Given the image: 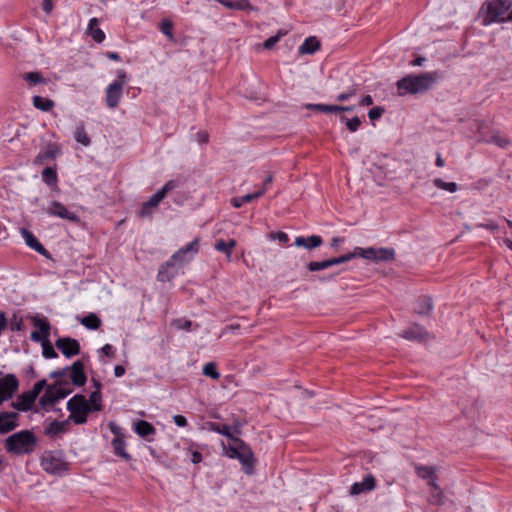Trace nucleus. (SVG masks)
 I'll return each mask as SVG.
<instances>
[{
	"mask_svg": "<svg viewBox=\"0 0 512 512\" xmlns=\"http://www.w3.org/2000/svg\"><path fill=\"white\" fill-rule=\"evenodd\" d=\"M440 77V73L437 71L407 75L396 83L398 94L404 96L407 94L424 93L432 88Z\"/></svg>",
	"mask_w": 512,
	"mask_h": 512,
	"instance_id": "obj_1",
	"label": "nucleus"
},
{
	"mask_svg": "<svg viewBox=\"0 0 512 512\" xmlns=\"http://www.w3.org/2000/svg\"><path fill=\"white\" fill-rule=\"evenodd\" d=\"M38 440L30 430H21L5 439V448L8 453L24 455L34 452Z\"/></svg>",
	"mask_w": 512,
	"mask_h": 512,
	"instance_id": "obj_2",
	"label": "nucleus"
},
{
	"mask_svg": "<svg viewBox=\"0 0 512 512\" xmlns=\"http://www.w3.org/2000/svg\"><path fill=\"white\" fill-rule=\"evenodd\" d=\"M512 6L510 0H488L482 7L483 25L506 22L505 15Z\"/></svg>",
	"mask_w": 512,
	"mask_h": 512,
	"instance_id": "obj_3",
	"label": "nucleus"
},
{
	"mask_svg": "<svg viewBox=\"0 0 512 512\" xmlns=\"http://www.w3.org/2000/svg\"><path fill=\"white\" fill-rule=\"evenodd\" d=\"M178 185L179 183L177 180L172 179L167 181L161 189H159L146 202L142 204L141 209L138 212V216L140 218H151L159 203L166 197L169 192L176 189Z\"/></svg>",
	"mask_w": 512,
	"mask_h": 512,
	"instance_id": "obj_4",
	"label": "nucleus"
},
{
	"mask_svg": "<svg viewBox=\"0 0 512 512\" xmlns=\"http://www.w3.org/2000/svg\"><path fill=\"white\" fill-rule=\"evenodd\" d=\"M349 255L355 257H361L363 259L371 260L374 262H388L395 258V251L391 248H361L356 247L353 252H349Z\"/></svg>",
	"mask_w": 512,
	"mask_h": 512,
	"instance_id": "obj_5",
	"label": "nucleus"
},
{
	"mask_svg": "<svg viewBox=\"0 0 512 512\" xmlns=\"http://www.w3.org/2000/svg\"><path fill=\"white\" fill-rule=\"evenodd\" d=\"M67 410L75 424H84L91 412V407L83 395H75L67 402Z\"/></svg>",
	"mask_w": 512,
	"mask_h": 512,
	"instance_id": "obj_6",
	"label": "nucleus"
},
{
	"mask_svg": "<svg viewBox=\"0 0 512 512\" xmlns=\"http://www.w3.org/2000/svg\"><path fill=\"white\" fill-rule=\"evenodd\" d=\"M127 83V75L124 70L117 71V78L106 88V104L110 109H115L122 98L123 88Z\"/></svg>",
	"mask_w": 512,
	"mask_h": 512,
	"instance_id": "obj_7",
	"label": "nucleus"
},
{
	"mask_svg": "<svg viewBox=\"0 0 512 512\" xmlns=\"http://www.w3.org/2000/svg\"><path fill=\"white\" fill-rule=\"evenodd\" d=\"M41 466L45 471L53 475H61L67 469V463L59 454L45 453L41 460Z\"/></svg>",
	"mask_w": 512,
	"mask_h": 512,
	"instance_id": "obj_8",
	"label": "nucleus"
},
{
	"mask_svg": "<svg viewBox=\"0 0 512 512\" xmlns=\"http://www.w3.org/2000/svg\"><path fill=\"white\" fill-rule=\"evenodd\" d=\"M46 213L52 217H58L79 224L81 219L78 214L68 210V208L59 201H51L46 209Z\"/></svg>",
	"mask_w": 512,
	"mask_h": 512,
	"instance_id": "obj_9",
	"label": "nucleus"
},
{
	"mask_svg": "<svg viewBox=\"0 0 512 512\" xmlns=\"http://www.w3.org/2000/svg\"><path fill=\"white\" fill-rule=\"evenodd\" d=\"M19 388V381L14 374H7L0 378V406L11 399Z\"/></svg>",
	"mask_w": 512,
	"mask_h": 512,
	"instance_id": "obj_10",
	"label": "nucleus"
},
{
	"mask_svg": "<svg viewBox=\"0 0 512 512\" xmlns=\"http://www.w3.org/2000/svg\"><path fill=\"white\" fill-rule=\"evenodd\" d=\"M198 250H199L198 239H194L193 241L189 242L184 247H182L178 251H176L172 255L171 260H169L166 264H167V266H172L173 262L183 263V262L189 261L198 252Z\"/></svg>",
	"mask_w": 512,
	"mask_h": 512,
	"instance_id": "obj_11",
	"label": "nucleus"
},
{
	"mask_svg": "<svg viewBox=\"0 0 512 512\" xmlns=\"http://www.w3.org/2000/svg\"><path fill=\"white\" fill-rule=\"evenodd\" d=\"M55 345L67 358H71L80 353L79 342L76 339L70 337H63L57 339Z\"/></svg>",
	"mask_w": 512,
	"mask_h": 512,
	"instance_id": "obj_12",
	"label": "nucleus"
},
{
	"mask_svg": "<svg viewBox=\"0 0 512 512\" xmlns=\"http://www.w3.org/2000/svg\"><path fill=\"white\" fill-rule=\"evenodd\" d=\"M353 259V255H349V253L347 254H344V255H341L339 257H335V258H331V259H327V260H324V261H312V262H309L308 265H307V268L309 271H320V270H324V269H327V268H330L334 265H338V264H342V263H345V262H348L350 260Z\"/></svg>",
	"mask_w": 512,
	"mask_h": 512,
	"instance_id": "obj_13",
	"label": "nucleus"
},
{
	"mask_svg": "<svg viewBox=\"0 0 512 512\" xmlns=\"http://www.w3.org/2000/svg\"><path fill=\"white\" fill-rule=\"evenodd\" d=\"M402 338L411 341L423 342L429 338V333L422 326L413 324L400 333Z\"/></svg>",
	"mask_w": 512,
	"mask_h": 512,
	"instance_id": "obj_14",
	"label": "nucleus"
},
{
	"mask_svg": "<svg viewBox=\"0 0 512 512\" xmlns=\"http://www.w3.org/2000/svg\"><path fill=\"white\" fill-rule=\"evenodd\" d=\"M17 412H0V434L11 432L18 426Z\"/></svg>",
	"mask_w": 512,
	"mask_h": 512,
	"instance_id": "obj_15",
	"label": "nucleus"
},
{
	"mask_svg": "<svg viewBox=\"0 0 512 512\" xmlns=\"http://www.w3.org/2000/svg\"><path fill=\"white\" fill-rule=\"evenodd\" d=\"M70 378L75 386H83L86 383L87 377L84 372V364L82 361H75L70 367Z\"/></svg>",
	"mask_w": 512,
	"mask_h": 512,
	"instance_id": "obj_16",
	"label": "nucleus"
},
{
	"mask_svg": "<svg viewBox=\"0 0 512 512\" xmlns=\"http://www.w3.org/2000/svg\"><path fill=\"white\" fill-rule=\"evenodd\" d=\"M60 154L57 144L49 143L42 151H40L34 159L35 165H42L48 160L55 159Z\"/></svg>",
	"mask_w": 512,
	"mask_h": 512,
	"instance_id": "obj_17",
	"label": "nucleus"
},
{
	"mask_svg": "<svg viewBox=\"0 0 512 512\" xmlns=\"http://www.w3.org/2000/svg\"><path fill=\"white\" fill-rule=\"evenodd\" d=\"M36 397L30 391L20 394L16 401L11 403V406L18 411H29L32 409Z\"/></svg>",
	"mask_w": 512,
	"mask_h": 512,
	"instance_id": "obj_18",
	"label": "nucleus"
},
{
	"mask_svg": "<svg viewBox=\"0 0 512 512\" xmlns=\"http://www.w3.org/2000/svg\"><path fill=\"white\" fill-rule=\"evenodd\" d=\"M22 233V236L25 240V243L28 247H30L31 249L35 250L36 252H38L39 254L43 255V256H46L48 257L49 255V252L47 251V249H45V247L38 241V239L33 235V233H31L30 231H28L27 229H22L21 231Z\"/></svg>",
	"mask_w": 512,
	"mask_h": 512,
	"instance_id": "obj_19",
	"label": "nucleus"
},
{
	"mask_svg": "<svg viewBox=\"0 0 512 512\" xmlns=\"http://www.w3.org/2000/svg\"><path fill=\"white\" fill-rule=\"evenodd\" d=\"M479 142L493 143L502 149H506L510 145L509 138L498 131L493 132L490 136H481Z\"/></svg>",
	"mask_w": 512,
	"mask_h": 512,
	"instance_id": "obj_20",
	"label": "nucleus"
},
{
	"mask_svg": "<svg viewBox=\"0 0 512 512\" xmlns=\"http://www.w3.org/2000/svg\"><path fill=\"white\" fill-rule=\"evenodd\" d=\"M323 243V239L319 235H311L309 237H296L294 245L297 247H304L308 250L319 247Z\"/></svg>",
	"mask_w": 512,
	"mask_h": 512,
	"instance_id": "obj_21",
	"label": "nucleus"
},
{
	"mask_svg": "<svg viewBox=\"0 0 512 512\" xmlns=\"http://www.w3.org/2000/svg\"><path fill=\"white\" fill-rule=\"evenodd\" d=\"M320 49L319 40L314 37H308L304 40V42L299 46L298 52L300 55H311Z\"/></svg>",
	"mask_w": 512,
	"mask_h": 512,
	"instance_id": "obj_22",
	"label": "nucleus"
},
{
	"mask_svg": "<svg viewBox=\"0 0 512 512\" xmlns=\"http://www.w3.org/2000/svg\"><path fill=\"white\" fill-rule=\"evenodd\" d=\"M416 474L423 480H435L441 476L436 466H416Z\"/></svg>",
	"mask_w": 512,
	"mask_h": 512,
	"instance_id": "obj_23",
	"label": "nucleus"
},
{
	"mask_svg": "<svg viewBox=\"0 0 512 512\" xmlns=\"http://www.w3.org/2000/svg\"><path fill=\"white\" fill-rule=\"evenodd\" d=\"M29 319L32 322L33 326L40 330L39 333H41L44 336V339H49L51 326L47 318L39 317L36 315L30 316Z\"/></svg>",
	"mask_w": 512,
	"mask_h": 512,
	"instance_id": "obj_24",
	"label": "nucleus"
},
{
	"mask_svg": "<svg viewBox=\"0 0 512 512\" xmlns=\"http://www.w3.org/2000/svg\"><path fill=\"white\" fill-rule=\"evenodd\" d=\"M433 308L432 299L428 296L419 297L414 306V312L418 315H428Z\"/></svg>",
	"mask_w": 512,
	"mask_h": 512,
	"instance_id": "obj_25",
	"label": "nucleus"
},
{
	"mask_svg": "<svg viewBox=\"0 0 512 512\" xmlns=\"http://www.w3.org/2000/svg\"><path fill=\"white\" fill-rule=\"evenodd\" d=\"M265 193V188H261L254 193H250L240 197H233L231 199V204L235 208H240L244 203L251 202L255 199L260 198Z\"/></svg>",
	"mask_w": 512,
	"mask_h": 512,
	"instance_id": "obj_26",
	"label": "nucleus"
},
{
	"mask_svg": "<svg viewBox=\"0 0 512 512\" xmlns=\"http://www.w3.org/2000/svg\"><path fill=\"white\" fill-rule=\"evenodd\" d=\"M58 400L60 399L59 397H57V393L55 392V386L48 385L45 393L41 396L39 400V404L41 405L42 408H45L47 406L55 404Z\"/></svg>",
	"mask_w": 512,
	"mask_h": 512,
	"instance_id": "obj_27",
	"label": "nucleus"
},
{
	"mask_svg": "<svg viewBox=\"0 0 512 512\" xmlns=\"http://www.w3.org/2000/svg\"><path fill=\"white\" fill-rule=\"evenodd\" d=\"M43 182L49 187L58 190V176L56 169L53 167H45L41 173Z\"/></svg>",
	"mask_w": 512,
	"mask_h": 512,
	"instance_id": "obj_28",
	"label": "nucleus"
},
{
	"mask_svg": "<svg viewBox=\"0 0 512 512\" xmlns=\"http://www.w3.org/2000/svg\"><path fill=\"white\" fill-rule=\"evenodd\" d=\"M135 432L141 437H148L155 434L156 429L151 423L145 420H139L135 423Z\"/></svg>",
	"mask_w": 512,
	"mask_h": 512,
	"instance_id": "obj_29",
	"label": "nucleus"
},
{
	"mask_svg": "<svg viewBox=\"0 0 512 512\" xmlns=\"http://www.w3.org/2000/svg\"><path fill=\"white\" fill-rule=\"evenodd\" d=\"M97 24H98L97 18L90 19L89 25H88V32L95 42L101 43L105 39V33L100 28L97 27Z\"/></svg>",
	"mask_w": 512,
	"mask_h": 512,
	"instance_id": "obj_30",
	"label": "nucleus"
},
{
	"mask_svg": "<svg viewBox=\"0 0 512 512\" xmlns=\"http://www.w3.org/2000/svg\"><path fill=\"white\" fill-rule=\"evenodd\" d=\"M223 6L232 10H247L251 8L248 0H217Z\"/></svg>",
	"mask_w": 512,
	"mask_h": 512,
	"instance_id": "obj_31",
	"label": "nucleus"
},
{
	"mask_svg": "<svg viewBox=\"0 0 512 512\" xmlns=\"http://www.w3.org/2000/svg\"><path fill=\"white\" fill-rule=\"evenodd\" d=\"M235 246L236 241L234 239H230L228 242H226L223 239H220L215 243V249L219 252L224 253L228 259L231 258L232 250Z\"/></svg>",
	"mask_w": 512,
	"mask_h": 512,
	"instance_id": "obj_32",
	"label": "nucleus"
},
{
	"mask_svg": "<svg viewBox=\"0 0 512 512\" xmlns=\"http://www.w3.org/2000/svg\"><path fill=\"white\" fill-rule=\"evenodd\" d=\"M112 446H113L115 455L122 457L125 460H128L130 458V456L125 451L126 445H125V441L122 437H118V436L115 437L112 440Z\"/></svg>",
	"mask_w": 512,
	"mask_h": 512,
	"instance_id": "obj_33",
	"label": "nucleus"
},
{
	"mask_svg": "<svg viewBox=\"0 0 512 512\" xmlns=\"http://www.w3.org/2000/svg\"><path fill=\"white\" fill-rule=\"evenodd\" d=\"M32 101L35 108L44 112L50 111L54 107V102L51 99L41 96H34Z\"/></svg>",
	"mask_w": 512,
	"mask_h": 512,
	"instance_id": "obj_34",
	"label": "nucleus"
},
{
	"mask_svg": "<svg viewBox=\"0 0 512 512\" xmlns=\"http://www.w3.org/2000/svg\"><path fill=\"white\" fill-rule=\"evenodd\" d=\"M376 482H354L350 488L351 495H358L365 491H371L375 488Z\"/></svg>",
	"mask_w": 512,
	"mask_h": 512,
	"instance_id": "obj_35",
	"label": "nucleus"
},
{
	"mask_svg": "<svg viewBox=\"0 0 512 512\" xmlns=\"http://www.w3.org/2000/svg\"><path fill=\"white\" fill-rule=\"evenodd\" d=\"M81 324L87 329L96 330L100 327L101 320L96 314L90 313L81 319Z\"/></svg>",
	"mask_w": 512,
	"mask_h": 512,
	"instance_id": "obj_36",
	"label": "nucleus"
},
{
	"mask_svg": "<svg viewBox=\"0 0 512 512\" xmlns=\"http://www.w3.org/2000/svg\"><path fill=\"white\" fill-rule=\"evenodd\" d=\"M429 491L431 493L430 501L434 504H440L442 502L443 493L442 490L438 487L436 482L431 481L428 482Z\"/></svg>",
	"mask_w": 512,
	"mask_h": 512,
	"instance_id": "obj_37",
	"label": "nucleus"
},
{
	"mask_svg": "<svg viewBox=\"0 0 512 512\" xmlns=\"http://www.w3.org/2000/svg\"><path fill=\"white\" fill-rule=\"evenodd\" d=\"M53 386H55V392L57 393V397H59V399L65 398L72 392V389L70 388V385L67 381H57L55 384H53Z\"/></svg>",
	"mask_w": 512,
	"mask_h": 512,
	"instance_id": "obj_38",
	"label": "nucleus"
},
{
	"mask_svg": "<svg viewBox=\"0 0 512 512\" xmlns=\"http://www.w3.org/2000/svg\"><path fill=\"white\" fill-rule=\"evenodd\" d=\"M304 108L322 113H334L336 112L337 105L307 103L304 105Z\"/></svg>",
	"mask_w": 512,
	"mask_h": 512,
	"instance_id": "obj_39",
	"label": "nucleus"
},
{
	"mask_svg": "<svg viewBox=\"0 0 512 512\" xmlns=\"http://www.w3.org/2000/svg\"><path fill=\"white\" fill-rule=\"evenodd\" d=\"M65 431V423L57 420L52 421L46 428L45 434L54 436Z\"/></svg>",
	"mask_w": 512,
	"mask_h": 512,
	"instance_id": "obj_40",
	"label": "nucleus"
},
{
	"mask_svg": "<svg viewBox=\"0 0 512 512\" xmlns=\"http://www.w3.org/2000/svg\"><path fill=\"white\" fill-rule=\"evenodd\" d=\"M433 184L442 190H446L450 193H454L458 190V185L455 182H445L441 178H435Z\"/></svg>",
	"mask_w": 512,
	"mask_h": 512,
	"instance_id": "obj_41",
	"label": "nucleus"
},
{
	"mask_svg": "<svg viewBox=\"0 0 512 512\" xmlns=\"http://www.w3.org/2000/svg\"><path fill=\"white\" fill-rule=\"evenodd\" d=\"M202 373L213 380H218L220 378V373L217 371L216 364L214 362L205 364L203 366Z\"/></svg>",
	"mask_w": 512,
	"mask_h": 512,
	"instance_id": "obj_42",
	"label": "nucleus"
},
{
	"mask_svg": "<svg viewBox=\"0 0 512 512\" xmlns=\"http://www.w3.org/2000/svg\"><path fill=\"white\" fill-rule=\"evenodd\" d=\"M340 120L341 122H344L347 126V129L350 131V132H355L359 129L362 121L359 117L355 116L351 119H348L347 117L345 116H341L340 117Z\"/></svg>",
	"mask_w": 512,
	"mask_h": 512,
	"instance_id": "obj_43",
	"label": "nucleus"
},
{
	"mask_svg": "<svg viewBox=\"0 0 512 512\" xmlns=\"http://www.w3.org/2000/svg\"><path fill=\"white\" fill-rule=\"evenodd\" d=\"M74 137L78 143H81L84 146H88L91 142L83 125L77 127Z\"/></svg>",
	"mask_w": 512,
	"mask_h": 512,
	"instance_id": "obj_44",
	"label": "nucleus"
},
{
	"mask_svg": "<svg viewBox=\"0 0 512 512\" xmlns=\"http://www.w3.org/2000/svg\"><path fill=\"white\" fill-rule=\"evenodd\" d=\"M101 392L100 391H94L89 396V402L91 411H100L102 410V404H101Z\"/></svg>",
	"mask_w": 512,
	"mask_h": 512,
	"instance_id": "obj_45",
	"label": "nucleus"
},
{
	"mask_svg": "<svg viewBox=\"0 0 512 512\" xmlns=\"http://www.w3.org/2000/svg\"><path fill=\"white\" fill-rule=\"evenodd\" d=\"M24 79L30 84V85H36L39 83H45L46 80L43 78L42 74L39 72H29L24 75Z\"/></svg>",
	"mask_w": 512,
	"mask_h": 512,
	"instance_id": "obj_46",
	"label": "nucleus"
},
{
	"mask_svg": "<svg viewBox=\"0 0 512 512\" xmlns=\"http://www.w3.org/2000/svg\"><path fill=\"white\" fill-rule=\"evenodd\" d=\"M9 327L11 331L18 332L23 329V318L17 313H14L10 319Z\"/></svg>",
	"mask_w": 512,
	"mask_h": 512,
	"instance_id": "obj_47",
	"label": "nucleus"
},
{
	"mask_svg": "<svg viewBox=\"0 0 512 512\" xmlns=\"http://www.w3.org/2000/svg\"><path fill=\"white\" fill-rule=\"evenodd\" d=\"M286 31L279 30L278 33L274 36L269 37L266 39L263 43V47L265 49H271L274 47V45L284 36L286 35Z\"/></svg>",
	"mask_w": 512,
	"mask_h": 512,
	"instance_id": "obj_48",
	"label": "nucleus"
},
{
	"mask_svg": "<svg viewBox=\"0 0 512 512\" xmlns=\"http://www.w3.org/2000/svg\"><path fill=\"white\" fill-rule=\"evenodd\" d=\"M42 348H43L42 353L45 358H56L58 356V354L54 350L53 346L51 345L49 339H44Z\"/></svg>",
	"mask_w": 512,
	"mask_h": 512,
	"instance_id": "obj_49",
	"label": "nucleus"
},
{
	"mask_svg": "<svg viewBox=\"0 0 512 512\" xmlns=\"http://www.w3.org/2000/svg\"><path fill=\"white\" fill-rule=\"evenodd\" d=\"M47 382L45 379H42L38 382H36L33 386V388L30 391L36 398H38L39 394L42 392V390L46 387L47 388Z\"/></svg>",
	"mask_w": 512,
	"mask_h": 512,
	"instance_id": "obj_50",
	"label": "nucleus"
},
{
	"mask_svg": "<svg viewBox=\"0 0 512 512\" xmlns=\"http://www.w3.org/2000/svg\"><path fill=\"white\" fill-rule=\"evenodd\" d=\"M172 325L179 330H189L192 322L186 319H175L173 320Z\"/></svg>",
	"mask_w": 512,
	"mask_h": 512,
	"instance_id": "obj_51",
	"label": "nucleus"
},
{
	"mask_svg": "<svg viewBox=\"0 0 512 512\" xmlns=\"http://www.w3.org/2000/svg\"><path fill=\"white\" fill-rule=\"evenodd\" d=\"M385 112V109L383 107L377 106L369 110L368 117L370 120H378Z\"/></svg>",
	"mask_w": 512,
	"mask_h": 512,
	"instance_id": "obj_52",
	"label": "nucleus"
},
{
	"mask_svg": "<svg viewBox=\"0 0 512 512\" xmlns=\"http://www.w3.org/2000/svg\"><path fill=\"white\" fill-rule=\"evenodd\" d=\"M173 25L169 21H163L160 26L161 32L169 37L170 39H173V33H172Z\"/></svg>",
	"mask_w": 512,
	"mask_h": 512,
	"instance_id": "obj_53",
	"label": "nucleus"
},
{
	"mask_svg": "<svg viewBox=\"0 0 512 512\" xmlns=\"http://www.w3.org/2000/svg\"><path fill=\"white\" fill-rule=\"evenodd\" d=\"M270 237L272 239H277L279 242L283 244H286L289 241L288 235L284 232L271 233Z\"/></svg>",
	"mask_w": 512,
	"mask_h": 512,
	"instance_id": "obj_54",
	"label": "nucleus"
},
{
	"mask_svg": "<svg viewBox=\"0 0 512 512\" xmlns=\"http://www.w3.org/2000/svg\"><path fill=\"white\" fill-rule=\"evenodd\" d=\"M70 368L65 367L63 369L55 370L50 373V378L58 379L65 376Z\"/></svg>",
	"mask_w": 512,
	"mask_h": 512,
	"instance_id": "obj_55",
	"label": "nucleus"
},
{
	"mask_svg": "<svg viewBox=\"0 0 512 512\" xmlns=\"http://www.w3.org/2000/svg\"><path fill=\"white\" fill-rule=\"evenodd\" d=\"M354 95H355V90L351 89V90H348L347 92L340 93L337 96V100L343 102V101L350 99Z\"/></svg>",
	"mask_w": 512,
	"mask_h": 512,
	"instance_id": "obj_56",
	"label": "nucleus"
},
{
	"mask_svg": "<svg viewBox=\"0 0 512 512\" xmlns=\"http://www.w3.org/2000/svg\"><path fill=\"white\" fill-rule=\"evenodd\" d=\"M8 327V320L5 316V313L3 311H0V336L2 335L3 331L6 330Z\"/></svg>",
	"mask_w": 512,
	"mask_h": 512,
	"instance_id": "obj_57",
	"label": "nucleus"
},
{
	"mask_svg": "<svg viewBox=\"0 0 512 512\" xmlns=\"http://www.w3.org/2000/svg\"><path fill=\"white\" fill-rule=\"evenodd\" d=\"M173 420L179 427H185L187 425V419L183 415H174Z\"/></svg>",
	"mask_w": 512,
	"mask_h": 512,
	"instance_id": "obj_58",
	"label": "nucleus"
},
{
	"mask_svg": "<svg viewBox=\"0 0 512 512\" xmlns=\"http://www.w3.org/2000/svg\"><path fill=\"white\" fill-rule=\"evenodd\" d=\"M101 352L107 356V357H113L114 356V348L112 345L110 344H105L102 348H101Z\"/></svg>",
	"mask_w": 512,
	"mask_h": 512,
	"instance_id": "obj_59",
	"label": "nucleus"
},
{
	"mask_svg": "<svg viewBox=\"0 0 512 512\" xmlns=\"http://www.w3.org/2000/svg\"><path fill=\"white\" fill-rule=\"evenodd\" d=\"M477 226L480 228L488 229L490 231H495L498 229V225L493 221H490L488 223H480Z\"/></svg>",
	"mask_w": 512,
	"mask_h": 512,
	"instance_id": "obj_60",
	"label": "nucleus"
},
{
	"mask_svg": "<svg viewBox=\"0 0 512 512\" xmlns=\"http://www.w3.org/2000/svg\"><path fill=\"white\" fill-rule=\"evenodd\" d=\"M42 9L46 14H50L53 10L52 0H43Z\"/></svg>",
	"mask_w": 512,
	"mask_h": 512,
	"instance_id": "obj_61",
	"label": "nucleus"
},
{
	"mask_svg": "<svg viewBox=\"0 0 512 512\" xmlns=\"http://www.w3.org/2000/svg\"><path fill=\"white\" fill-rule=\"evenodd\" d=\"M30 338L34 342H41L42 344L44 343V336L37 331H33L30 335Z\"/></svg>",
	"mask_w": 512,
	"mask_h": 512,
	"instance_id": "obj_62",
	"label": "nucleus"
},
{
	"mask_svg": "<svg viewBox=\"0 0 512 512\" xmlns=\"http://www.w3.org/2000/svg\"><path fill=\"white\" fill-rule=\"evenodd\" d=\"M190 459L194 464H198L202 461V454L198 451H193L191 452Z\"/></svg>",
	"mask_w": 512,
	"mask_h": 512,
	"instance_id": "obj_63",
	"label": "nucleus"
},
{
	"mask_svg": "<svg viewBox=\"0 0 512 512\" xmlns=\"http://www.w3.org/2000/svg\"><path fill=\"white\" fill-rule=\"evenodd\" d=\"M372 104H373V98L370 95H366L360 100V105H362V106H370Z\"/></svg>",
	"mask_w": 512,
	"mask_h": 512,
	"instance_id": "obj_64",
	"label": "nucleus"
}]
</instances>
